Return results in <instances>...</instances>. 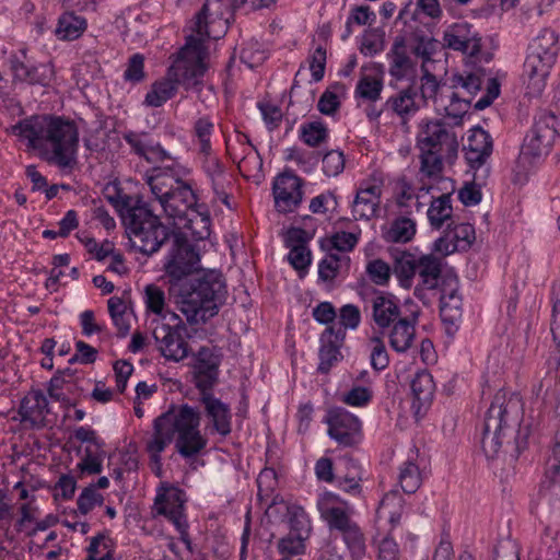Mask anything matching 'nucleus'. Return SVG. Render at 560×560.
Instances as JSON below:
<instances>
[{"instance_id":"393cba45","label":"nucleus","mask_w":560,"mask_h":560,"mask_svg":"<svg viewBox=\"0 0 560 560\" xmlns=\"http://www.w3.org/2000/svg\"><path fill=\"white\" fill-rule=\"evenodd\" d=\"M346 334L335 325L328 326L320 336L318 371L327 373L341 359L340 347Z\"/></svg>"},{"instance_id":"f704fd0d","label":"nucleus","mask_w":560,"mask_h":560,"mask_svg":"<svg viewBox=\"0 0 560 560\" xmlns=\"http://www.w3.org/2000/svg\"><path fill=\"white\" fill-rule=\"evenodd\" d=\"M443 261L433 254L422 255L418 257L417 272L421 278L422 285L427 289L438 287L442 272Z\"/></svg>"},{"instance_id":"c03bdc74","label":"nucleus","mask_w":560,"mask_h":560,"mask_svg":"<svg viewBox=\"0 0 560 560\" xmlns=\"http://www.w3.org/2000/svg\"><path fill=\"white\" fill-rule=\"evenodd\" d=\"M398 481L405 493H415L422 483L419 466L409 457L399 467Z\"/></svg>"},{"instance_id":"79ce46f5","label":"nucleus","mask_w":560,"mask_h":560,"mask_svg":"<svg viewBox=\"0 0 560 560\" xmlns=\"http://www.w3.org/2000/svg\"><path fill=\"white\" fill-rule=\"evenodd\" d=\"M108 312L113 324L117 328L118 337H126L130 330V314L125 301L118 296H112L107 301Z\"/></svg>"},{"instance_id":"0eeeda50","label":"nucleus","mask_w":560,"mask_h":560,"mask_svg":"<svg viewBox=\"0 0 560 560\" xmlns=\"http://www.w3.org/2000/svg\"><path fill=\"white\" fill-rule=\"evenodd\" d=\"M200 37L189 34L186 44L177 54V58L170 67L167 74L176 83L186 90L198 89L202 84L206 72L205 59L207 49Z\"/></svg>"},{"instance_id":"20e7f679","label":"nucleus","mask_w":560,"mask_h":560,"mask_svg":"<svg viewBox=\"0 0 560 560\" xmlns=\"http://www.w3.org/2000/svg\"><path fill=\"white\" fill-rule=\"evenodd\" d=\"M523 415V402L520 395L500 389L493 396L486 413L481 447L488 458H494L504 440L510 435L514 439L515 451L520 453L525 446L517 439V430Z\"/></svg>"},{"instance_id":"f8f14e48","label":"nucleus","mask_w":560,"mask_h":560,"mask_svg":"<svg viewBox=\"0 0 560 560\" xmlns=\"http://www.w3.org/2000/svg\"><path fill=\"white\" fill-rule=\"evenodd\" d=\"M173 317L178 319L175 325L165 323L158 324L153 329V338L161 355L172 362H180L188 358L191 348L188 343L187 326L176 314Z\"/></svg>"},{"instance_id":"5701e85b","label":"nucleus","mask_w":560,"mask_h":560,"mask_svg":"<svg viewBox=\"0 0 560 560\" xmlns=\"http://www.w3.org/2000/svg\"><path fill=\"white\" fill-rule=\"evenodd\" d=\"M210 215L196 206L185 217L174 223L177 232L187 241H203L210 236Z\"/></svg>"},{"instance_id":"f257e3e1","label":"nucleus","mask_w":560,"mask_h":560,"mask_svg":"<svg viewBox=\"0 0 560 560\" xmlns=\"http://www.w3.org/2000/svg\"><path fill=\"white\" fill-rule=\"evenodd\" d=\"M201 412L188 404L172 405L153 420V432L145 442L150 459L161 464V454L174 442L176 452L184 459L196 458L208 445V438L200 430Z\"/></svg>"},{"instance_id":"69168bd1","label":"nucleus","mask_w":560,"mask_h":560,"mask_svg":"<svg viewBox=\"0 0 560 560\" xmlns=\"http://www.w3.org/2000/svg\"><path fill=\"white\" fill-rule=\"evenodd\" d=\"M144 78V57L141 54H133L128 60L124 79L131 83H139Z\"/></svg>"},{"instance_id":"412c9836","label":"nucleus","mask_w":560,"mask_h":560,"mask_svg":"<svg viewBox=\"0 0 560 560\" xmlns=\"http://www.w3.org/2000/svg\"><path fill=\"white\" fill-rule=\"evenodd\" d=\"M447 126L444 119L428 121L421 126L417 136L418 149L441 152L442 147L448 144V150H454V138Z\"/></svg>"},{"instance_id":"603ef678","label":"nucleus","mask_w":560,"mask_h":560,"mask_svg":"<svg viewBox=\"0 0 560 560\" xmlns=\"http://www.w3.org/2000/svg\"><path fill=\"white\" fill-rule=\"evenodd\" d=\"M416 234V223L409 218L396 219L387 233V238L395 243H407Z\"/></svg>"},{"instance_id":"4be33fe9","label":"nucleus","mask_w":560,"mask_h":560,"mask_svg":"<svg viewBox=\"0 0 560 560\" xmlns=\"http://www.w3.org/2000/svg\"><path fill=\"white\" fill-rule=\"evenodd\" d=\"M553 63H547L539 56L528 54L524 62L525 94L528 97H538L545 90L546 79Z\"/></svg>"},{"instance_id":"c9c22d12","label":"nucleus","mask_w":560,"mask_h":560,"mask_svg":"<svg viewBox=\"0 0 560 560\" xmlns=\"http://www.w3.org/2000/svg\"><path fill=\"white\" fill-rule=\"evenodd\" d=\"M457 50L462 51L467 59H478L480 54L481 37L467 22L457 23Z\"/></svg>"},{"instance_id":"2eb2a0df","label":"nucleus","mask_w":560,"mask_h":560,"mask_svg":"<svg viewBox=\"0 0 560 560\" xmlns=\"http://www.w3.org/2000/svg\"><path fill=\"white\" fill-rule=\"evenodd\" d=\"M198 401L207 419L206 430L221 438L230 435L232 432L230 405L215 397L212 392L199 393Z\"/></svg>"},{"instance_id":"13d9d810","label":"nucleus","mask_w":560,"mask_h":560,"mask_svg":"<svg viewBox=\"0 0 560 560\" xmlns=\"http://www.w3.org/2000/svg\"><path fill=\"white\" fill-rule=\"evenodd\" d=\"M266 59V50L256 40L247 42L242 48L241 60L250 69L260 66Z\"/></svg>"},{"instance_id":"a878e982","label":"nucleus","mask_w":560,"mask_h":560,"mask_svg":"<svg viewBox=\"0 0 560 560\" xmlns=\"http://www.w3.org/2000/svg\"><path fill=\"white\" fill-rule=\"evenodd\" d=\"M202 155V170L211 183L217 199L231 208L228 194L230 179L224 164L217 156L212 155L211 152Z\"/></svg>"},{"instance_id":"39448f33","label":"nucleus","mask_w":560,"mask_h":560,"mask_svg":"<svg viewBox=\"0 0 560 560\" xmlns=\"http://www.w3.org/2000/svg\"><path fill=\"white\" fill-rule=\"evenodd\" d=\"M224 294L222 276L211 271L182 285L176 304L189 325H200L218 314Z\"/></svg>"},{"instance_id":"dca6fc26","label":"nucleus","mask_w":560,"mask_h":560,"mask_svg":"<svg viewBox=\"0 0 560 560\" xmlns=\"http://www.w3.org/2000/svg\"><path fill=\"white\" fill-rule=\"evenodd\" d=\"M272 194L279 212H293L302 202V179L292 172H283L275 178Z\"/></svg>"},{"instance_id":"6e6552de","label":"nucleus","mask_w":560,"mask_h":560,"mask_svg":"<svg viewBox=\"0 0 560 560\" xmlns=\"http://www.w3.org/2000/svg\"><path fill=\"white\" fill-rule=\"evenodd\" d=\"M339 498L331 492H324L317 500V509L331 530H338L348 548L355 555L364 550V536L346 508L337 505Z\"/></svg>"},{"instance_id":"4468645a","label":"nucleus","mask_w":560,"mask_h":560,"mask_svg":"<svg viewBox=\"0 0 560 560\" xmlns=\"http://www.w3.org/2000/svg\"><path fill=\"white\" fill-rule=\"evenodd\" d=\"M325 422L328 425V435L339 445L351 447L360 443L362 439L361 421L345 408H329L325 416Z\"/></svg>"},{"instance_id":"bf43d9fd","label":"nucleus","mask_w":560,"mask_h":560,"mask_svg":"<svg viewBox=\"0 0 560 560\" xmlns=\"http://www.w3.org/2000/svg\"><path fill=\"white\" fill-rule=\"evenodd\" d=\"M112 540L103 534L92 538L88 560H113Z\"/></svg>"},{"instance_id":"58836bf2","label":"nucleus","mask_w":560,"mask_h":560,"mask_svg":"<svg viewBox=\"0 0 560 560\" xmlns=\"http://www.w3.org/2000/svg\"><path fill=\"white\" fill-rule=\"evenodd\" d=\"M478 59H466L465 70L457 74V84H459L469 95H475L481 88L483 69L477 66Z\"/></svg>"},{"instance_id":"bb28decb","label":"nucleus","mask_w":560,"mask_h":560,"mask_svg":"<svg viewBox=\"0 0 560 560\" xmlns=\"http://www.w3.org/2000/svg\"><path fill=\"white\" fill-rule=\"evenodd\" d=\"M463 186L457 189V199L466 207H474L482 200V188L487 185L490 168L467 170Z\"/></svg>"},{"instance_id":"a211bd4d","label":"nucleus","mask_w":560,"mask_h":560,"mask_svg":"<svg viewBox=\"0 0 560 560\" xmlns=\"http://www.w3.org/2000/svg\"><path fill=\"white\" fill-rule=\"evenodd\" d=\"M122 139L130 147V153L148 163H162L172 160V155L148 131L128 130L122 133Z\"/></svg>"},{"instance_id":"37998d69","label":"nucleus","mask_w":560,"mask_h":560,"mask_svg":"<svg viewBox=\"0 0 560 560\" xmlns=\"http://www.w3.org/2000/svg\"><path fill=\"white\" fill-rule=\"evenodd\" d=\"M346 94L347 86L345 83L335 82L330 84L318 100V110L324 115H334L340 106V98L345 97Z\"/></svg>"},{"instance_id":"72a5a7b5","label":"nucleus","mask_w":560,"mask_h":560,"mask_svg":"<svg viewBox=\"0 0 560 560\" xmlns=\"http://www.w3.org/2000/svg\"><path fill=\"white\" fill-rule=\"evenodd\" d=\"M558 50V35L551 28H544L529 46V54L541 57L547 63L556 62Z\"/></svg>"},{"instance_id":"3c124183","label":"nucleus","mask_w":560,"mask_h":560,"mask_svg":"<svg viewBox=\"0 0 560 560\" xmlns=\"http://www.w3.org/2000/svg\"><path fill=\"white\" fill-rule=\"evenodd\" d=\"M455 298V290L443 292L440 298V316L447 337L453 339L455 335V313L452 301Z\"/></svg>"},{"instance_id":"0e129e2a","label":"nucleus","mask_w":560,"mask_h":560,"mask_svg":"<svg viewBox=\"0 0 560 560\" xmlns=\"http://www.w3.org/2000/svg\"><path fill=\"white\" fill-rule=\"evenodd\" d=\"M397 203L399 207L409 208L412 205L419 209V196L416 194L415 187L407 182L405 178H401L397 183Z\"/></svg>"},{"instance_id":"f03ea898","label":"nucleus","mask_w":560,"mask_h":560,"mask_svg":"<svg viewBox=\"0 0 560 560\" xmlns=\"http://www.w3.org/2000/svg\"><path fill=\"white\" fill-rule=\"evenodd\" d=\"M12 131L49 163L62 170H71L77 164L79 130L72 120L34 115L19 121Z\"/></svg>"},{"instance_id":"a19ab883","label":"nucleus","mask_w":560,"mask_h":560,"mask_svg":"<svg viewBox=\"0 0 560 560\" xmlns=\"http://www.w3.org/2000/svg\"><path fill=\"white\" fill-rule=\"evenodd\" d=\"M443 194L431 201L430 208L428 209V218L432 226L440 229L446 220L452 218V192Z\"/></svg>"},{"instance_id":"4d7b16f0","label":"nucleus","mask_w":560,"mask_h":560,"mask_svg":"<svg viewBox=\"0 0 560 560\" xmlns=\"http://www.w3.org/2000/svg\"><path fill=\"white\" fill-rule=\"evenodd\" d=\"M144 302L148 311L165 317V293L160 287L155 284L147 285L144 289Z\"/></svg>"},{"instance_id":"ddd939ff","label":"nucleus","mask_w":560,"mask_h":560,"mask_svg":"<svg viewBox=\"0 0 560 560\" xmlns=\"http://www.w3.org/2000/svg\"><path fill=\"white\" fill-rule=\"evenodd\" d=\"M186 493L175 486L162 487L154 499L153 511L170 521L180 535V539L189 544L188 523L185 515Z\"/></svg>"},{"instance_id":"473e14b6","label":"nucleus","mask_w":560,"mask_h":560,"mask_svg":"<svg viewBox=\"0 0 560 560\" xmlns=\"http://www.w3.org/2000/svg\"><path fill=\"white\" fill-rule=\"evenodd\" d=\"M409 51L410 48L407 47L402 38L395 40L388 54L390 60L389 73L392 77L402 79L413 72L415 62L409 56Z\"/></svg>"},{"instance_id":"c85d7f7f","label":"nucleus","mask_w":560,"mask_h":560,"mask_svg":"<svg viewBox=\"0 0 560 560\" xmlns=\"http://www.w3.org/2000/svg\"><path fill=\"white\" fill-rule=\"evenodd\" d=\"M373 320L380 328H388L400 317V307L392 294L377 292L372 299Z\"/></svg>"},{"instance_id":"423d86ee","label":"nucleus","mask_w":560,"mask_h":560,"mask_svg":"<svg viewBox=\"0 0 560 560\" xmlns=\"http://www.w3.org/2000/svg\"><path fill=\"white\" fill-rule=\"evenodd\" d=\"M147 184L164 213L173 219V223L197 206V196L191 185L183 180L172 167L153 168L147 174Z\"/></svg>"},{"instance_id":"4c0bfd02","label":"nucleus","mask_w":560,"mask_h":560,"mask_svg":"<svg viewBox=\"0 0 560 560\" xmlns=\"http://www.w3.org/2000/svg\"><path fill=\"white\" fill-rule=\"evenodd\" d=\"M418 258L408 252H402L395 257L393 272L404 288H410L417 272Z\"/></svg>"},{"instance_id":"aec40b11","label":"nucleus","mask_w":560,"mask_h":560,"mask_svg":"<svg viewBox=\"0 0 560 560\" xmlns=\"http://www.w3.org/2000/svg\"><path fill=\"white\" fill-rule=\"evenodd\" d=\"M411 411L417 420L421 419L432 405L435 384L431 373L421 370L415 374L410 383Z\"/></svg>"},{"instance_id":"7c9ffc66","label":"nucleus","mask_w":560,"mask_h":560,"mask_svg":"<svg viewBox=\"0 0 560 560\" xmlns=\"http://www.w3.org/2000/svg\"><path fill=\"white\" fill-rule=\"evenodd\" d=\"M86 28L88 21L84 16L66 11L57 20L55 35L59 40L71 42L81 37Z\"/></svg>"},{"instance_id":"338daca9","label":"nucleus","mask_w":560,"mask_h":560,"mask_svg":"<svg viewBox=\"0 0 560 560\" xmlns=\"http://www.w3.org/2000/svg\"><path fill=\"white\" fill-rule=\"evenodd\" d=\"M338 318V328L346 332V329H355L360 325L361 313L358 306L346 304L339 310Z\"/></svg>"},{"instance_id":"1a4fd4ad","label":"nucleus","mask_w":560,"mask_h":560,"mask_svg":"<svg viewBox=\"0 0 560 560\" xmlns=\"http://www.w3.org/2000/svg\"><path fill=\"white\" fill-rule=\"evenodd\" d=\"M200 268L199 250L180 234H172V245L164 264L165 275L172 287L191 276Z\"/></svg>"},{"instance_id":"5fc2aeb1","label":"nucleus","mask_w":560,"mask_h":560,"mask_svg":"<svg viewBox=\"0 0 560 560\" xmlns=\"http://www.w3.org/2000/svg\"><path fill=\"white\" fill-rule=\"evenodd\" d=\"M420 173L427 177H438L443 167L442 158L439 151L420 150Z\"/></svg>"},{"instance_id":"052dcab7","label":"nucleus","mask_w":560,"mask_h":560,"mask_svg":"<svg viewBox=\"0 0 560 560\" xmlns=\"http://www.w3.org/2000/svg\"><path fill=\"white\" fill-rule=\"evenodd\" d=\"M73 375L70 373H58L51 377L48 386L49 396L58 401L66 400V393L63 389L70 392L72 385Z\"/></svg>"},{"instance_id":"7ed1b4c3","label":"nucleus","mask_w":560,"mask_h":560,"mask_svg":"<svg viewBox=\"0 0 560 560\" xmlns=\"http://www.w3.org/2000/svg\"><path fill=\"white\" fill-rule=\"evenodd\" d=\"M107 198L122 220L132 249L151 256L172 237L170 229L160 221L139 195L131 196L116 190L115 195Z\"/></svg>"},{"instance_id":"f3484780","label":"nucleus","mask_w":560,"mask_h":560,"mask_svg":"<svg viewBox=\"0 0 560 560\" xmlns=\"http://www.w3.org/2000/svg\"><path fill=\"white\" fill-rule=\"evenodd\" d=\"M493 150L490 135L480 127H474L468 131L466 142L463 143L464 159L467 170L490 168L487 164Z\"/></svg>"},{"instance_id":"864d4df0","label":"nucleus","mask_w":560,"mask_h":560,"mask_svg":"<svg viewBox=\"0 0 560 560\" xmlns=\"http://www.w3.org/2000/svg\"><path fill=\"white\" fill-rule=\"evenodd\" d=\"M289 524L291 532L299 533L301 536H308L311 532V521L305 510L296 504L287 506Z\"/></svg>"},{"instance_id":"6e6d98bb","label":"nucleus","mask_w":560,"mask_h":560,"mask_svg":"<svg viewBox=\"0 0 560 560\" xmlns=\"http://www.w3.org/2000/svg\"><path fill=\"white\" fill-rule=\"evenodd\" d=\"M104 457L105 452L103 448L97 450L86 446L85 454L78 464V467L82 472H88L90 475L100 474L103 469Z\"/></svg>"},{"instance_id":"2f4dec72","label":"nucleus","mask_w":560,"mask_h":560,"mask_svg":"<svg viewBox=\"0 0 560 560\" xmlns=\"http://www.w3.org/2000/svg\"><path fill=\"white\" fill-rule=\"evenodd\" d=\"M417 96L418 92L416 88L408 86L402 89L387 98L385 102V109L398 115L402 119H407L415 115L419 109V105L416 101Z\"/></svg>"},{"instance_id":"8fccbe9b","label":"nucleus","mask_w":560,"mask_h":560,"mask_svg":"<svg viewBox=\"0 0 560 560\" xmlns=\"http://www.w3.org/2000/svg\"><path fill=\"white\" fill-rule=\"evenodd\" d=\"M327 138L328 129L322 121L304 122L300 127V139L308 147H318Z\"/></svg>"},{"instance_id":"cd10ccee","label":"nucleus","mask_w":560,"mask_h":560,"mask_svg":"<svg viewBox=\"0 0 560 560\" xmlns=\"http://www.w3.org/2000/svg\"><path fill=\"white\" fill-rule=\"evenodd\" d=\"M382 188L380 185L361 187L352 203V214L355 220H370L376 215L381 202Z\"/></svg>"},{"instance_id":"a18cd8bd","label":"nucleus","mask_w":560,"mask_h":560,"mask_svg":"<svg viewBox=\"0 0 560 560\" xmlns=\"http://www.w3.org/2000/svg\"><path fill=\"white\" fill-rule=\"evenodd\" d=\"M383 80L377 75L362 74L359 79L354 96L364 102L374 103L381 98Z\"/></svg>"},{"instance_id":"de8ad7c7","label":"nucleus","mask_w":560,"mask_h":560,"mask_svg":"<svg viewBox=\"0 0 560 560\" xmlns=\"http://www.w3.org/2000/svg\"><path fill=\"white\" fill-rule=\"evenodd\" d=\"M214 131V124L208 116L198 118L192 128V135L199 145L201 154L212 152L211 136Z\"/></svg>"},{"instance_id":"e2e57ef3","label":"nucleus","mask_w":560,"mask_h":560,"mask_svg":"<svg viewBox=\"0 0 560 560\" xmlns=\"http://www.w3.org/2000/svg\"><path fill=\"white\" fill-rule=\"evenodd\" d=\"M366 273L375 284L386 285L390 279L392 269L384 260L374 259L366 265Z\"/></svg>"},{"instance_id":"9d476101","label":"nucleus","mask_w":560,"mask_h":560,"mask_svg":"<svg viewBox=\"0 0 560 560\" xmlns=\"http://www.w3.org/2000/svg\"><path fill=\"white\" fill-rule=\"evenodd\" d=\"M233 12L225 0H206L202 9L196 14L191 35L202 38L203 42L221 38L226 33Z\"/></svg>"},{"instance_id":"09e8293b","label":"nucleus","mask_w":560,"mask_h":560,"mask_svg":"<svg viewBox=\"0 0 560 560\" xmlns=\"http://www.w3.org/2000/svg\"><path fill=\"white\" fill-rule=\"evenodd\" d=\"M350 258L346 255L335 253L327 254L318 264V277L324 282L332 281L341 268L342 264L348 265Z\"/></svg>"},{"instance_id":"6ab92c4d","label":"nucleus","mask_w":560,"mask_h":560,"mask_svg":"<svg viewBox=\"0 0 560 560\" xmlns=\"http://www.w3.org/2000/svg\"><path fill=\"white\" fill-rule=\"evenodd\" d=\"M220 358L209 347H200L195 359V384L199 393L211 392L218 382Z\"/></svg>"},{"instance_id":"774afa93","label":"nucleus","mask_w":560,"mask_h":560,"mask_svg":"<svg viewBox=\"0 0 560 560\" xmlns=\"http://www.w3.org/2000/svg\"><path fill=\"white\" fill-rule=\"evenodd\" d=\"M552 303L551 332L553 340L560 346V280L552 284Z\"/></svg>"},{"instance_id":"49530a36","label":"nucleus","mask_w":560,"mask_h":560,"mask_svg":"<svg viewBox=\"0 0 560 560\" xmlns=\"http://www.w3.org/2000/svg\"><path fill=\"white\" fill-rule=\"evenodd\" d=\"M345 465L347 467V472L342 476H337L338 486L345 492L358 494L361 491V467L358 462L352 458H345Z\"/></svg>"},{"instance_id":"9b49d317","label":"nucleus","mask_w":560,"mask_h":560,"mask_svg":"<svg viewBox=\"0 0 560 560\" xmlns=\"http://www.w3.org/2000/svg\"><path fill=\"white\" fill-rule=\"evenodd\" d=\"M556 125L557 117L552 113L539 112L523 141L521 156L524 159H539L547 155L559 135Z\"/></svg>"},{"instance_id":"680f3d73","label":"nucleus","mask_w":560,"mask_h":560,"mask_svg":"<svg viewBox=\"0 0 560 560\" xmlns=\"http://www.w3.org/2000/svg\"><path fill=\"white\" fill-rule=\"evenodd\" d=\"M104 497L97 492L94 485H91L83 489L77 500L78 510L81 514L86 515L96 505H102Z\"/></svg>"},{"instance_id":"c756f323","label":"nucleus","mask_w":560,"mask_h":560,"mask_svg":"<svg viewBox=\"0 0 560 560\" xmlns=\"http://www.w3.org/2000/svg\"><path fill=\"white\" fill-rule=\"evenodd\" d=\"M416 323L417 318L401 317L392 324V329L388 334L389 345L393 350L398 353L408 351L416 337Z\"/></svg>"},{"instance_id":"b1692460","label":"nucleus","mask_w":560,"mask_h":560,"mask_svg":"<svg viewBox=\"0 0 560 560\" xmlns=\"http://www.w3.org/2000/svg\"><path fill=\"white\" fill-rule=\"evenodd\" d=\"M48 412V400L39 389L28 392L20 402L21 421L28 423L32 428L45 427Z\"/></svg>"},{"instance_id":"e433bc0d","label":"nucleus","mask_w":560,"mask_h":560,"mask_svg":"<svg viewBox=\"0 0 560 560\" xmlns=\"http://www.w3.org/2000/svg\"><path fill=\"white\" fill-rule=\"evenodd\" d=\"M444 48V45L433 37L415 34L411 44L410 52L422 60V70L428 69V63L434 61V56Z\"/></svg>"},{"instance_id":"ea45409f","label":"nucleus","mask_w":560,"mask_h":560,"mask_svg":"<svg viewBox=\"0 0 560 560\" xmlns=\"http://www.w3.org/2000/svg\"><path fill=\"white\" fill-rule=\"evenodd\" d=\"M177 91L176 83L168 75L152 84L147 93L144 104L151 107H160L171 100Z\"/></svg>"}]
</instances>
